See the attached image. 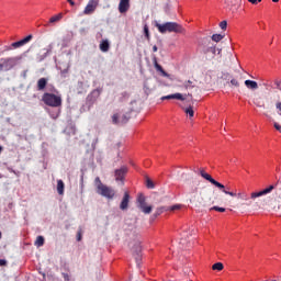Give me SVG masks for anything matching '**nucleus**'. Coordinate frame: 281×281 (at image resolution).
I'll return each instance as SVG.
<instances>
[{"label": "nucleus", "mask_w": 281, "mask_h": 281, "mask_svg": "<svg viewBox=\"0 0 281 281\" xmlns=\"http://www.w3.org/2000/svg\"><path fill=\"white\" fill-rule=\"evenodd\" d=\"M155 27H157L158 32L160 34H166V32L175 33V34H183L186 32V29L177 22H166L164 24H160L159 22H155Z\"/></svg>", "instance_id": "1"}, {"label": "nucleus", "mask_w": 281, "mask_h": 281, "mask_svg": "<svg viewBox=\"0 0 281 281\" xmlns=\"http://www.w3.org/2000/svg\"><path fill=\"white\" fill-rule=\"evenodd\" d=\"M200 177L212 183V186H215V188H218L224 192V194H228V196H236V193L225 190V186L212 178L210 173L205 172V169H200Z\"/></svg>", "instance_id": "2"}, {"label": "nucleus", "mask_w": 281, "mask_h": 281, "mask_svg": "<svg viewBox=\"0 0 281 281\" xmlns=\"http://www.w3.org/2000/svg\"><path fill=\"white\" fill-rule=\"evenodd\" d=\"M42 100L44 104H46V106L58 108L63 105V98L54 93H48V92L44 93Z\"/></svg>", "instance_id": "3"}, {"label": "nucleus", "mask_w": 281, "mask_h": 281, "mask_svg": "<svg viewBox=\"0 0 281 281\" xmlns=\"http://www.w3.org/2000/svg\"><path fill=\"white\" fill-rule=\"evenodd\" d=\"M32 38H34V35L29 34L24 38H22V40H20L18 42H13L11 44V46H5L4 47V52H10L12 49H19V47H23V46L27 45V43H30L32 41Z\"/></svg>", "instance_id": "4"}, {"label": "nucleus", "mask_w": 281, "mask_h": 281, "mask_svg": "<svg viewBox=\"0 0 281 281\" xmlns=\"http://www.w3.org/2000/svg\"><path fill=\"white\" fill-rule=\"evenodd\" d=\"M19 60H21V57H9L0 59V63H2L4 71H10V69H14L19 65Z\"/></svg>", "instance_id": "5"}, {"label": "nucleus", "mask_w": 281, "mask_h": 281, "mask_svg": "<svg viewBox=\"0 0 281 281\" xmlns=\"http://www.w3.org/2000/svg\"><path fill=\"white\" fill-rule=\"evenodd\" d=\"M98 194L104 196L105 199H114L115 190L106 184H100L99 190H97Z\"/></svg>", "instance_id": "6"}, {"label": "nucleus", "mask_w": 281, "mask_h": 281, "mask_svg": "<svg viewBox=\"0 0 281 281\" xmlns=\"http://www.w3.org/2000/svg\"><path fill=\"white\" fill-rule=\"evenodd\" d=\"M137 203V206L139 207V210H142L144 214H150V212H153V206H146V196H144V194H138Z\"/></svg>", "instance_id": "7"}, {"label": "nucleus", "mask_w": 281, "mask_h": 281, "mask_svg": "<svg viewBox=\"0 0 281 281\" xmlns=\"http://www.w3.org/2000/svg\"><path fill=\"white\" fill-rule=\"evenodd\" d=\"M127 172H128L127 166H123L120 169H116L114 171L115 181H121L122 186H124V178L126 177Z\"/></svg>", "instance_id": "8"}, {"label": "nucleus", "mask_w": 281, "mask_h": 281, "mask_svg": "<svg viewBox=\"0 0 281 281\" xmlns=\"http://www.w3.org/2000/svg\"><path fill=\"white\" fill-rule=\"evenodd\" d=\"M273 190H276V187L273 184H271L268 188L263 189L262 191L252 192L250 194V199L255 200V199H258L260 196H265L266 194H271V192H273Z\"/></svg>", "instance_id": "9"}, {"label": "nucleus", "mask_w": 281, "mask_h": 281, "mask_svg": "<svg viewBox=\"0 0 281 281\" xmlns=\"http://www.w3.org/2000/svg\"><path fill=\"white\" fill-rule=\"evenodd\" d=\"M95 8H98V0H89L88 4L83 10V14H93V12H95Z\"/></svg>", "instance_id": "10"}, {"label": "nucleus", "mask_w": 281, "mask_h": 281, "mask_svg": "<svg viewBox=\"0 0 281 281\" xmlns=\"http://www.w3.org/2000/svg\"><path fill=\"white\" fill-rule=\"evenodd\" d=\"M127 10H131V0H120L119 12L121 14H126Z\"/></svg>", "instance_id": "11"}, {"label": "nucleus", "mask_w": 281, "mask_h": 281, "mask_svg": "<svg viewBox=\"0 0 281 281\" xmlns=\"http://www.w3.org/2000/svg\"><path fill=\"white\" fill-rule=\"evenodd\" d=\"M133 256H134L137 265H139L140 260H142V246L139 245V243L135 244V248H133Z\"/></svg>", "instance_id": "12"}, {"label": "nucleus", "mask_w": 281, "mask_h": 281, "mask_svg": "<svg viewBox=\"0 0 281 281\" xmlns=\"http://www.w3.org/2000/svg\"><path fill=\"white\" fill-rule=\"evenodd\" d=\"M131 201V195L128 194V192L126 191L123 195V199L121 201V204H120V210H128V203Z\"/></svg>", "instance_id": "13"}, {"label": "nucleus", "mask_w": 281, "mask_h": 281, "mask_svg": "<svg viewBox=\"0 0 281 281\" xmlns=\"http://www.w3.org/2000/svg\"><path fill=\"white\" fill-rule=\"evenodd\" d=\"M160 100H180L181 102H183L186 100V98L183 97V94L177 92L173 94H168V95L161 97Z\"/></svg>", "instance_id": "14"}, {"label": "nucleus", "mask_w": 281, "mask_h": 281, "mask_svg": "<svg viewBox=\"0 0 281 281\" xmlns=\"http://www.w3.org/2000/svg\"><path fill=\"white\" fill-rule=\"evenodd\" d=\"M252 103L258 109H266L265 100H262V97H258V95L255 94V97L252 98Z\"/></svg>", "instance_id": "15"}, {"label": "nucleus", "mask_w": 281, "mask_h": 281, "mask_svg": "<svg viewBox=\"0 0 281 281\" xmlns=\"http://www.w3.org/2000/svg\"><path fill=\"white\" fill-rule=\"evenodd\" d=\"M153 64H154V67L156 70H158L160 74H162V76L168 77V72H166V70H164V67H161V65H159L156 56L153 57Z\"/></svg>", "instance_id": "16"}, {"label": "nucleus", "mask_w": 281, "mask_h": 281, "mask_svg": "<svg viewBox=\"0 0 281 281\" xmlns=\"http://www.w3.org/2000/svg\"><path fill=\"white\" fill-rule=\"evenodd\" d=\"M99 48L103 52V53H106L109 52V49H111V44L109 43V40H102L100 45H99Z\"/></svg>", "instance_id": "17"}, {"label": "nucleus", "mask_w": 281, "mask_h": 281, "mask_svg": "<svg viewBox=\"0 0 281 281\" xmlns=\"http://www.w3.org/2000/svg\"><path fill=\"white\" fill-rule=\"evenodd\" d=\"M245 86L247 87V89H250L251 91H256V89H258V82L254 80L247 79L245 81Z\"/></svg>", "instance_id": "18"}, {"label": "nucleus", "mask_w": 281, "mask_h": 281, "mask_svg": "<svg viewBox=\"0 0 281 281\" xmlns=\"http://www.w3.org/2000/svg\"><path fill=\"white\" fill-rule=\"evenodd\" d=\"M46 87H47V78L38 79V81H37L38 91H44Z\"/></svg>", "instance_id": "19"}, {"label": "nucleus", "mask_w": 281, "mask_h": 281, "mask_svg": "<svg viewBox=\"0 0 281 281\" xmlns=\"http://www.w3.org/2000/svg\"><path fill=\"white\" fill-rule=\"evenodd\" d=\"M57 192L58 194H65V182L63 180H57Z\"/></svg>", "instance_id": "20"}, {"label": "nucleus", "mask_w": 281, "mask_h": 281, "mask_svg": "<svg viewBox=\"0 0 281 281\" xmlns=\"http://www.w3.org/2000/svg\"><path fill=\"white\" fill-rule=\"evenodd\" d=\"M63 19V13H58L57 15H54L49 19V23H58Z\"/></svg>", "instance_id": "21"}, {"label": "nucleus", "mask_w": 281, "mask_h": 281, "mask_svg": "<svg viewBox=\"0 0 281 281\" xmlns=\"http://www.w3.org/2000/svg\"><path fill=\"white\" fill-rule=\"evenodd\" d=\"M213 271H223L224 266L222 262H216L212 266Z\"/></svg>", "instance_id": "22"}, {"label": "nucleus", "mask_w": 281, "mask_h": 281, "mask_svg": "<svg viewBox=\"0 0 281 281\" xmlns=\"http://www.w3.org/2000/svg\"><path fill=\"white\" fill-rule=\"evenodd\" d=\"M146 188H148V190H155V182H153L150 178H146Z\"/></svg>", "instance_id": "23"}, {"label": "nucleus", "mask_w": 281, "mask_h": 281, "mask_svg": "<svg viewBox=\"0 0 281 281\" xmlns=\"http://www.w3.org/2000/svg\"><path fill=\"white\" fill-rule=\"evenodd\" d=\"M224 36L222 34H213L212 35V41H214L215 43H221V41H223Z\"/></svg>", "instance_id": "24"}, {"label": "nucleus", "mask_w": 281, "mask_h": 281, "mask_svg": "<svg viewBox=\"0 0 281 281\" xmlns=\"http://www.w3.org/2000/svg\"><path fill=\"white\" fill-rule=\"evenodd\" d=\"M183 88L184 89H194V81H192V80H188V81H186L184 83H183Z\"/></svg>", "instance_id": "25"}, {"label": "nucleus", "mask_w": 281, "mask_h": 281, "mask_svg": "<svg viewBox=\"0 0 281 281\" xmlns=\"http://www.w3.org/2000/svg\"><path fill=\"white\" fill-rule=\"evenodd\" d=\"M112 124H122L120 114L115 113L112 115Z\"/></svg>", "instance_id": "26"}, {"label": "nucleus", "mask_w": 281, "mask_h": 281, "mask_svg": "<svg viewBox=\"0 0 281 281\" xmlns=\"http://www.w3.org/2000/svg\"><path fill=\"white\" fill-rule=\"evenodd\" d=\"M164 212H168L167 206H160L156 210L155 216H160V214H164Z\"/></svg>", "instance_id": "27"}, {"label": "nucleus", "mask_w": 281, "mask_h": 281, "mask_svg": "<svg viewBox=\"0 0 281 281\" xmlns=\"http://www.w3.org/2000/svg\"><path fill=\"white\" fill-rule=\"evenodd\" d=\"M144 34H145V38H146L147 41H150V31H149V29H148V24H145V25H144Z\"/></svg>", "instance_id": "28"}, {"label": "nucleus", "mask_w": 281, "mask_h": 281, "mask_svg": "<svg viewBox=\"0 0 281 281\" xmlns=\"http://www.w3.org/2000/svg\"><path fill=\"white\" fill-rule=\"evenodd\" d=\"M43 245H45V237H43V236H37L36 246H37V247H43Z\"/></svg>", "instance_id": "29"}, {"label": "nucleus", "mask_w": 281, "mask_h": 281, "mask_svg": "<svg viewBox=\"0 0 281 281\" xmlns=\"http://www.w3.org/2000/svg\"><path fill=\"white\" fill-rule=\"evenodd\" d=\"M188 245H190V241H188V239H186V238L180 239V248L181 249H186L188 247Z\"/></svg>", "instance_id": "30"}, {"label": "nucleus", "mask_w": 281, "mask_h": 281, "mask_svg": "<svg viewBox=\"0 0 281 281\" xmlns=\"http://www.w3.org/2000/svg\"><path fill=\"white\" fill-rule=\"evenodd\" d=\"M184 113H187V115H189V117H194V110L192 109V106H189L184 110Z\"/></svg>", "instance_id": "31"}, {"label": "nucleus", "mask_w": 281, "mask_h": 281, "mask_svg": "<svg viewBox=\"0 0 281 281\" xmlns=\"http://www.w3.org/2000/svg\"><path fill=\"white\" fill-rule=\"evenodd\" d=\"M121 124H126L128 122V120H131V116H128V114H123L121 117Z\"/></svg>", "instance_id": "32"}, {"label": "nucleus", "mask_w": 281, "mask_h": 281, "mask_svg": "<svg viewBox=\"0 0 281 281\" xmlns=\"http://www.w3.org/2000/svg\"><path fill=\"white\" fill-rule=\"evenodd\" d=\"M198 192H199V187H194V186H191L190 188H189V194H198Z\"/></svg>", "instance_id": "33"}, {"label": "nucleus", "mask_w": 281, "mask_h": 281, "mask_svg": "<svg viewBox=\"0 0 281 281\" xmlns=\"http://www.w3.org/2000/svg\"><path fill=\"white\" fill-rule=\"evenodd\" d=\"M225 3L231 5V8H234V5H238V0H225Z\"/></svg>", "instance_id": "34"}, {"label": "nucleus", "mask_w": 281, "mask_h": 281, "mask_svg": "<svg viewBox=\"0 0 281 281\" xmlns=\"http://www.w3.org/2000/svg\"><path fill=\"white\" fill-rule=\"evenodd\" d=\"M237 198L241 199V201H249V196L247 195V193H238Z\"/></svg>", "instance_id": "35"}, {"label": "nucleus", "mask_w": 281, "mask_h": 281, "mask_svg": "<svg viewBox=\"0 0 281 281\" xmlns=\"http://www.w3.org/2000/svg\"><path fill=\"white\" fill-rule=\"evenodd\" d=\"M180 207H181L180 204H175V205L169 206V207L167 206V210L170 211V212H175V211L179 210Z\"/></svg>", "instance_id": "36"}, {"label": "nucleus", "mask_w": 281, "mask_h": 281, "mask_svg": "<svg viewBox=\"0 0 281 281\" xmlns=\"http://www.w3.org/2000/svg\"><path fill=\"white\" fill-rule=\"evenodd\" d=\"M94 182L97 183V190H100V186H104V183H102V180H100V177H97Z\"/></svg>", "instance_id": "37"}, {"label": "nucleus", "mask_w": 281, "mask_h": 281, "mask_svg": "<svg viewBox=\"0 0 281 281\" xmlns=\"http://www.w3.org/2000/svg\"><path fill=\"white\" fill-rule=\"evenodd\" d=\"M231 85H232V87H240V82H238L237 79H232Z\"/></svg>", "instance_id": "38"}, {"label": "nucleus", "mask_w": 281, "mask_h": 281, "mask_svg": "<svg viewBox=\"0 0 281 281\" xmlns=\"http://www.w3.org/2000/svg\"><path fill=\"white\" fill-rule=\"evenodd\" d=\"M220 27H221V30H227V21H222L221 23H220Z\"/></svg>", "instance_id": "39"}, {"label": "nucleus", "mask_w": 281, "mask_h": 281, "mask_svg": "<svg viewBox=\"0 0 281 281\" xmlns=\"http://www.w3.org/2000/svg\"><path fill=\"white\" fill-rule=\"evenodd\" d=\"M210 210H214L215 212H225V207H220V206H213Z\"/></svg>", "instance_id": "40"}, {"label": "nucleus", "mask_w": 281, "mask_h": 281, "mask_svg": "<svg viewBox=\"0 0 281 281\" xmlns=\"http://www.w3.org/2000/svg\"><path fill=\"white\" fill-rule=\"evenodd\" d=\"M262 0H248L249 3H252V5H258Z\"/></svg>", "instance_id": "41"}, {"label": "nucleus", "mask_w": 281, "mask_h": 281, "mask_svg": "<svg viewBox=\"0 0 281 281\" xmlns=\"http://www.w3.org/2000/svg\"><path fill=\"white\" fill-rule=\"evenodd\" d=\"M274 85H276L277 89H279V91H281V81L280 80H276Z\"/></svg>", "instance_id": "42"}, {"label": "nucleus", "mask_w": 281, "mask_h": 281, "mask_svg": "<svg viewBox=\"0 0 281 281\" xmlns=\"http://www.w3.org/2000/svg\"><path fill=\"white\" fill-rule=\"evenodd\" d=\"M77 240H78V241L82 240V231H79V232L77 233Z\"/></svg>", "instance_id": "43"}, {"label": "nucleus", "mask_w": 281, "mask_h": 281, "mask_svg": "<svg viewBox=\"0 0 281 281\" xmlns=\"http://www.w3.org/2000/svg\"><path fill=\"white\" fill-rule=\"evenodd\" d=\"M8 265V261L5 259H0V267H5Z\"/></svg>", "instance_id": "44"}, {"label": "nucleus", "mask_w": 281, "mask_h": 281, "mask_svg": "<svg viewBox=\"0 0 281 281\" xmlns=\"http://www.w3.org/2000/svg\"><path fill=\"white\" fill-rule=\"evenodd\" d=\"M207 52H212V54H216V46L210 47Z\"/></svg>", "instance_id": "45"}, {"label": "nucleus", "mask_w": 281, "mask_h": 281, "mask_svg": "<svg viewBox=\"0 0 281 281\" xmlns=\"http://www.w3.org/2000/svg\"><path fill=\"white\" fill-rule=\"evenodd\" d=\"M276 109H278V111H281V101L276 103Z\"/></svg>", "instance_id": "46"}, {"label": "nucleus", "mask_w": 281, "mask_h": 281, "mask_svg": "<svg viewBox=\"0 0 281 281\" xmlns=\"http://www.w3.org/2000/svg\"><path fill=\"white\" fill-rule=\"evenodd\" d=\"M229 76V72H225V74H223V76H222V78L224 79V80H227V77Z\"/></svg>", "instance_id": "47"}, {"label": "nucleus", "mask_w": 281, "mask_h": 281, "mask_svg": "<svg viewBox=\"0 0 281 281\" xmlns=\"http://www.w3.org/2000/svg\"><path fill=\"white\" fill-rule=\"evenodd\" d=\"M0 71H5L4 68H3V61L0 63Z\"/></svg>", "instance_id": "48"}, {"label": "nucleus", "mask_w": 281, "mask_h": 281, "mask_svg": "<svg viewBox=\"0 0 281 281\" xmlns=\"http://www.w3.org/2000/svg\"><path fill=\"white\" fill-rule=\"evenodd\" d=\"M70 5H76V2L74 0L68 1Z\"/></svg>", "instance_id": "49"}, {"label": "nucleus", "mask_w": 281, "mask_h": 281, "mask_svg": "<svg viewBox=\"0 0 281 281\" xmlns=\"http://www.w3.org/2000/svg\"><path fill=\"white\" fill-rule=\"evenodd\" d=\"M157 49H158V48H157V45H154V46H153V52L155 53V52H157Z\"/></svg>", "instance_id": "50"}, {"label": "nucleus", "mask_w": 281, "mask_h": 281, "mask_svg": "<svg viewBox=\"0 0 281 281\" xmlns=\"http://www.w3.org/2000/svg\"><path fill=\"white\" fill-rule=\"evenodd\" d=\"M278 1H280V0H272L273 3H278Z\"/></svg>", "instance_id": "51"}, {"label": "nucleus", "mask_w": 281, "mask_h": 281, "mask_svg": "<svg viewBox=\"0 0 281 281\" xmlns=\"http://www.w3.org/2000/svg\"><path fill=\"white\" fill-rule=\"evenodd\" d=\"M246 205H251V201H249Z\"/></svg>", "instance_id": "52"}, {"label": "nucleus", "mask_w": 281, "mask_h": 281, "mask_svg": "<svg viewBox=\"0 0 281 281\" xmlns=\"http://www.w3.org/2000/svg\"><path fill=\"white\" fill-rule=\"evenodd\" d=\"M272 43H273V40H270V45H272Z\"/></svg>", "instance_id": "53"}, {"label": "nucleus", "mask_w": 281, "mask_h": 281, "mask_svg": "<svg viewBox=\"0 0 281 281\" xmlns=\"http://www.w3.org/2000/svg\"><path fill=\"white\" fill-rule=\"evenodd\" d=\"M272 43H273V40H270V45H272Z\"/></svg>", "instance_id": "54"}, {"label": "nucleus", "mask_w": 281, "mask_h": 281, "mask_svg": "<svg viewBox=\"0 0 281 281\" xmlns=\"http://www.w3.org/2000/svg\"><path fill=\"white\" fill-rule=\"evenodd\" d=\"M272 43H273V40H270V45H272Z\"/></svg>", "instance_id": "55"}, {"label": "nucleus", "mask_w": 281, "mask_h": 281, "mask_svg": "<svg viewBox=\"0 0 281 281\" xmlns=\"http://www.w3.org/2000/svg\"><path fill=\"white\" fill-rule=\"evenodd\" d=\"M272 43H273V40H270V45H272Z\"/></svg>", "instance_id": "56"}, {"label": "nucleus", "mask_w": 281, "mask_h": 281, "mask_svg": "<svg viewBox=\"0 0 281 281\" xmlns=\"http://www.w3.org/2000/svg\"><path fill=\"white\" fill-rule=\"evenodd\" d=\"M1 150H3V147L0 146V153H1Z\"/></svg>", "instance_id": "57"}, {"label": "nucleus", "mask_w": 281, "mask_h": 281, "mask_svg": "<svg viewBox=\"0 0 281 281\" xmlns=\"http://www.w3.org/2000/svg\"><path fill=\"white\" fill-rule=\"evenodd\" d=\"M188 95H189V98H192V94L189 93Z\"/></svg>", "instance_id": "58"}, {"label": "nucleus", "mask_w": 281, "mask_h": 281, "mask_svg": "<svg viewBox=\"0 0 281 281\" xmlns=\"http://www.w3.org/2000/svg\"><path fill=\"white\" fill-rule=\"evenodd\" d=\"M43 279L45 280V273H43Z\"/></svg>", "instance_id": "59"}, {"label": "nucleus", "mask_w": 281, "mask_h": 281, "mask_svg": "<svg viewBox=\"0 0 281 281\" xmlns=\"http://www.w3.org/2000/svg\"><path fill=\"white\" fill-rule=\"evenodd\" d=\"M0 238H1V232H0Z\"/></svg>", "instance_id": "60"}, {"label": "nucleus", "mask_w": 281, "mask_h": 281, "mask_svg": "<svg viewBox=\"0 0 281 281\" xmlns=\"http://www.w3.org/2000/svg\"><path fill=\"white\" fill-rule=\"evenodd\" d=\"M67 1H71V0H67Z\"/></svg>", "instance_id": "61"}]
</instances>
